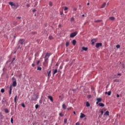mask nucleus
<instances>
[{
	"label": "nucleus",
	"instance_id": "1",
	"mask_svg": "<svg viewBox=\"0 0 125 125\" xmlns=\"http://www.w3.org/2000/svg\"><path fill=\"white\" fill-rule=\"evenodd\" d=\"M51 55V53H47L44 57V62L45 63H48V58H49V56Z\"/></svg>",
	"mask_w": 125,
	"mask_h": 125
},
{
	"label": "nucleus",
	"instance_id": "2",
	"mask_svg": "<svg viewBox=\"0 0 125 125\" xmlns=\"http://www.w3.org/2000/svg\"><path fill=\"white\" fill-rule=\"evenodd\" d=\"M9 4L13 7V8H17L19 6L18 3H13V2H9Z\"/></svg>",
	"mask_w": 125,
	"mask_h": 125
},
{
	"label": "nucleus",
	"instance_id": "3",
	"mask_svg": "<svg viewBox=\"0 0 125 125\" xmlns=\"http://www.w3.org/2000/svg\"><path fill=\"white\" fill-rule=\"evenodd\" d=\"M19 44H21V45L25 44V40L24 39H20L19 41Z\"/></svg>",
	"mask_w": 125,
	"mask_h": 125
},
{
	"label": "nucleus",
	"instance_id": "4",
	"mask_svg": "<svg viewBox=\"0 0 125 125\" xmlns=\"http://www.w3.org/2000/svg\"><path fill=\"white\" fill-rule=\"evenodd\" d=\"M77 33L75 32L73 33H72L70 35V38H74V37H76L77 36Z\"/></svg>",
	"mask_w": 125,
	"mask_h": 125
},
{
	"label": "nucleus",
	"instance_id": "5",
	"mask_svg": "<svg viewBox=\"0 0 125 125\" xmlns=\"http://www.w3.org/2000/svg\"><path fill=\"white\" fill-rule=\"evenodd\" d=\"M100 46H102V43H97L96 44V47L97 48H99Z\"/></svg>",
	"mask_w": 125,
	"mask_h": 125
},
{
	"label": "nucleus",
	"instance_id": "6",
	"mask_svg": "<svg viewBox=\"0 0 125 125\" xmlns=\"http://www.w3.org/2000/svg\"><path fill=\"white\" fill-rule=\"evenodd\" d=\"M92 43L91 44H92V45H93V44H94V43H95V42H97V40L95 39H93L91 41Z\"/></svg>",
	"mask_w": 125,
	"mask_h": 125
},
{
	"label": "nucleus",
	"instance_id": "7",
	"mask_svg": "<svg viewBox=\"0 0 125 125\" xmlns=\"http://www.w3.org/2000/svg\"><path fill=\"white\" fill-rule=\"evenodd\" d=\"M97 102L96 103V104H98L99 102H101L102 101V99H101V98H98L97 99Z\"/></svg>",
	"mask_w": 125,
	"mask_h": 125
},
{
	"label": "nucleus",
	"instance_id": "8",
	"mask_svg": "<svg viewBox=\"0 0 125 125\" xmlns=\"http://www.w3.org/2000/svg\"><path fill=\"white\" fill-rule=\"evenodd\" d=\"M12 85L14 87H15V86H16L17 85V82H16V81H13Z\"/></svg>",
	"mask_w": 125,
	"mask_h": 125
},
{
	"label": "nucleus",
	"instance_id": "9",
	"mask_svg": "<svg viewBox=\"0 0 125 125\" xmlns=\"http://www.w3.org/2000/svg\"><path fill=\"white\" fill-rule=\"evenodd\" d=\"M48 98L50 100L51 102H53V98H52V96H48Z\"/></svg>",
	"mask_w": 125,
	"mask_h": 125
},
{
	"label": "nucleus",
	"instance_id": "10",
	"mask_svg": "<svg viewBox=\"0 0 125 125\" xmlns=\"http://www.w3.org/2000/svg\"><path fill=\"white\" fill-rule=\"evenodd\" d=\"M84 117H85V115L83 114V113H81L80 115V118L83 119V118H84Z\"/></svg>",
	"mask_w": 125,
	"mask_h": 125
},
{
	"label": "nucleus",
	"instance_id": "11",
	"mask_svg": "<svg viewBox=\"0 0 125 125\" xmlns=\"http://www.w3.org/2000/svg\"><path fill=\"white\" fill-rule=\"evenodd\" d=\"M105 94H107L108 96H110V95H111V94L112 93V92L111 91H109L108 93L107 92H105Z\"/></svg>",
	"mask_w": 125,
	"mask_h": 125
},
{
	"label": "nucleus",
	"instance_id": "12",
	"mask_svg": "<svg viewBox=\"0 0 125 125\" xmlns=\"http://www.w3.org/2000/svg\"><path fill=\"white\" fill-rule=\"evenodd\" d=\"M58 72V70H57V68H56L55 70L53 72V75H55L57 72Z\"/></svg>",
	"mask_w": 125,
	"mask_h": 125
},
{
	"label": "nucleus",
	"instance_id": "13",
	"mask_svg": "<svg viewBox=\"0 0 125 125\" xmlns=\"http://www.w3.org/2000/svg\"><path fill=\"white\" fill-rule=\"evenodd\" d=\"M62 107V109H64V110H66V109H67V106L65 104H63Z\"/></svg>",
	"mask_w": 125,
	"mask_h": 125
},
{
	"label": "nucleus",
	"instance_id": "14",
	"mask_svg": "<svg viewBox=\"0 0 125 125\" xmlns=\"http://www.w3.org/2000/svg\"><path fill=\"white\" fill-rule=\"evenodd\" d=\"M76 43H77V41H76V40H73L72 41V44L73 45H76Z\"/></svg>",
	"mask_w": 125,
	"mask_h": 125
},
{
	"label": "nucleus",
	"instance_id": "15",
	"mask_svg": "<svg viewBox=\"0 0 125 125\" xmlns=\"http://www.w3.org/2000/svg\"><path fill=\"white\" fill-rule=\"evenodd\" d=\"M83 50H84V51H87L88 48L85 47H82Z\"/></svg>",
	"mask_w": 125,
	"mask_h": 125
},
{
	"label": "nucleus",
	"instance_id": "16",
	"mask_svg": "<svg viewBox=\"0 0 125 125\" xmlns=\"http://www.w3.org/2000/svg\"><path fill=\"white\" fill-rule=\"evenodd\" d=\"M95 23H99L100 22H102V20H96L94 21Z\"/></svg>",
	"mask_w": 125,
	"mask_h": 125
},
{
	"label": "nucleus",
	"instance_id": "17",
	"mask_svg": "<svg viewBox=\"0 0 125 125\" xmlns=\"http://www.w3.org/2000/svg\"><path fill=\"white\" fill-rule=\"evenodd\" d=\"M114 20H115V17H109V20H111V21H114Z\"/></svg>",
	"mask_w": 125,
	"mask_h": 125
},
{
	"label": "nucleus",
	"instance_id": "18",
	"mask_svg": "<svg viewBox=\"0 0 125 125\" xmlns=\"http://www.w3.org/2000/svg\"><path fill=\"white\" fill-rule=\"evenodd\" d=\"M104 116H109V111H106L104 114Z\"/></svg>",
	"mask_w": 125,
	"mask_h": 125
},
{
	"label": "nucleus",
	"instance_id": "19",
	"mask_svg": "<svg viewBox=\"0 0 125 125\" xmlns=\"http://www.w3.org/2000/svg\"><path fill=\"white\" fill-rule=\"evenodd\" d=\"M86 107H89V106H90V104H89V103L88 102H87L86 103Z\"/></svg>",
	"mask_w": 125,
	"mask_h": 125
},
{
	"label": "nucleus",
	"instance_id": "20",
	"mask_svg": "<svg viewBox=\"0 0 125 125\" xmlns=\"http://www.w3.org/2000/svg\"><path fill=\"white\" fill-rule=\"evenodd\" d=\"M106 6V3H104L103 4V5L101 6V8H104Z\"/></svg>",
	"mask_w": 125,
	"mask_h": 125
},
{
	"label": "nucleus",
	"instance_id": "21",
	"mask_svg": "<svg viewBox=\"0 0 125 125\" xmlns=\"http://www.w3.org/2000/svg\"><path fill=\"white\" fill-rule=\"evenodd\" d=\"M48 64V63H46L44 62L43 65V66H44V67H47Z\"/></svg>",
	"mask_w": 125,
	"mask_h": 125
},
{
	"label": "nucleus",
	"instance_id": "22",
	"mask_svg": "<svg viewBox=\"0 0 125 125\" xmlns=\"http://www.w3.org/2000/svg\"><path fill=\"white\" fill-rule=\"evenodd\" d=\"M99 106H100L101 107H104V104L99 103Z\"/></svg>",
	"mask_w": 125,
	"mask_h": 125
},
{
	"label": "nucleus",
	"instance_id": "23",
	"mask_svg": "<svg viewBox=\"0 0 125 125\" xmlns=\"http://www.w3.org/2000/svg\"><path fill=\"white\" fill-rule=\"evenodd\" d=\"M69 44H70V42H66V43H65V45H66V47H67V46H69Z\"/></svg>",
	"mask_w": 125,
	"mask_h": 125
},
{
	"label": "nucleus",
	"instance_id": "24",
	"mask_svg": "<svg viewBox=\"0 0 125 125\" xmlns=\"http://www.w3.org/2000/svg\"><path fill=\"white\" fill-rule=\"evenodd\" d=\"M47 74H48V77L49 78V77H50V74H51V70H50L49 72H47Z\"/></svg>",
	"mask_w": 125,
	"mask_h": 125
},
{
	"label": "nucleus",
	"instance_id": "25",
	"mask_svg": "<svg viewBox=\"0 0 125 125\" xmlns=\"http://www.w3.org/2000/svg\"><path fill=\"white\" fill-rule=\"evenodd\" d=\"M37 70L38 71H42V67H40V66H38L37 67Z\"/></svg>",
	"mask_w": 125,
	"mask_h": 125
},
{
	"label": "nucleus",
	"instance_id": "26",
	"mask_svg": "<svg viewBox=\"0 0 125 125\" xmlns=\"http://www.w3.org/2000/svg\"><path fill=\"white\" fill-rule=\"evenodd\" d=\"M17 100V95H16V96L15 97V98H14V102H15V103H16Z\"/></svg>",
	"mask_w": 125,
	"mask_h": 125
},
{
	"label": "nucleus",
	"instance_id": "27",
	"mask_svg": "<svg viewBox=\"0 0 125 125\" xmlns=\"http://www.w3.org/2000/svg\"><path fill=\"white\" fill-rule=\"evenodd\" d=\"M12 88L11 87H10V90H9V94H11V92H12Z\"/></svg>",
	"mask_w": 125,
	"mask_h": 125
},
{
	"label": "nucleus",
	"instance_id": "28",
	"mask_svg": "<svg viewBox=\"0 0 125 125\" xmlns=\"http://www.w3.org/2000/svg\"><path fill=\"white\" fill-rule=\"evenodd\" d=\"M114 78H115L116 79H118L120 78V76H118V75H114Z\"/></svg>",
	"mask_w": 125,
	"mask_h": 125
},
{
	"label": "nucleus",
	"instance_id": "29",
	"mask_svg": "<svg viewBox=\"0 0 125 125\" xmlns=\"http://www.w3.org/2000/svg\"><path fill=\"white\" fill-rule=\"evenodd\" d=\"M49 40H53V37L52 36H49Z\"/></svg>",
	"mask_w": 125,
	"mask_h": 125
},
{
	"label": "nucleus",
	"instance_id": "30",
	"mask_svg": "<svg viewBox=\"0 0 125 125\" xmlns=\"http://www.w3.org/2000/svg\"><path fill=\"white\" fill-rule=\"evenodd\" d=\"M49 4L50 6H52V5H53L52 2L50 1L49 3Z\"/></svg>",
	"mask_w": 125,
	"mask_h": 125
},
{
	"label": "nucleus",
	"instance_id": "31",
	"mask_svg": "<svg viewBox=\"0 0 125 125\" xmlns=\"http://www.w3.org/2000/svg\"><path fill=\"white\" fill-rule=\"evenodd\" d=\"M113 82H114V83H118L119 82V80L115 79L113 81Z\"/></svg>",
	"mask_w": 125,
	"mask_h": 125
},
{
	"label": "nucleus",
	"instance_id": "32",
	"mask_svg": "<svg viewBox=\"0 0 125 125\" xmlns=\"http://www.w3.org/2000/svg\"><path fill=\"white\" fill-rule=\"evenodd\" d=\"M0 91L1 92H2V93H3V92H4V89L3 88L1 89Z\"/></svg>",
	"mask_w": 125,
	"mask_h": 125
},
{
	"label": "nucleus",
	"instance_id": "33",
	"mask_svg": "<svg viewBox=\"0 0 125 125\" xmlns=\"http://www.w3.org/2000/svg\"><path fill=\"white\" fill-rule=\"evenodd\" d=\"M116 47H117V48H120V47H121V45H120V44L117 45Z\"/></svg>",
	"mask_w": 125,
	"mask_h": 125
},
{
	"label": "nucleus",
	"instance_id": "34",
	"mask_svg": "<svg viewBox=\"0 0 125 125\" xmlns=\"http://www.w3.org/2000/svg\"><path fill=\"white\" fill-rule=\"evenodd\" d=\"M64 11H66V10H68V7H64Z\"/></svg>",
	"mask_w": 125,
	"mask_h": 125
},
{
	"label": "nucleus",
	"instance_id": "35",
	"mask_svg": "<svg viewBox=\"0 0 125 125\" xmlns=\"http://www.w3.org/2000/svg\"><path fill=\"white\" fill-rule=\"evenodd\" d=\"M12 81H13V82H15V81H16V79H15V78L13 77L12 79Z\"/></svg>",
	"mask_w": 125,
	"mask_h": 125
},
{
	"label": "nucleus",
	"instance_id": "36",
	"mask_svg": "<svg viewBox=\"0 0 125 125\" xmlns=\"http://www.w3.org/2000/svg\"><path fill=\"white\" fill-rule=\"evenodd\" d=\"M74 20H75V19L73 17L71 18V22H73V21H74Z\"/></svg>",
	"mask_w": 125,
	"mask_h": 125
},
{
	"label": "nucleus",
	"instance_id": "37",
	"mask_svg": "<svg viewBox=\"0 0 125 125\" xmlns=\"http://www.w3.org/2000/svg\"><path fill=\"white\" fill-rule=\"evenodd\" d=\"M39 104H36V105H35V108H36V109H38V108H39Z\"/></svg>",
	"mask_w": 125,
	"mask_h": 125
},
{
	"label": "nucleus",
	"instance_id": "38",
	"mask_svg": "<svg viewBox=\"0 0 125 125\" xmlns=\"http://www.w3.org/2000/svg\"><path fill=\"white\" fill-rule=\"evenodd\" d=\"M21 106L22 107H23V108H25V104L24 103L21 104Z\"/></svg>",
	"mask_w": 125,
	"mask_h": 125
},
{
	"label": "nucleus",
	"instance_id": "39",
	"mask_svg": "<svg viewBox=\"0 0 125 125\" xmlns=\"http://www.w3.org/2000/svg\"><path fill=\"white\" fill-rule=\"evenodd\" d=\"M4 112L5 113H9V111H8V110H5Z\"/></svg>",
	"mask_w": 125,
	"mask_h": 125
},
{
	"label": "nucleus",
	"instance_id": "40",
	"mask_svg": "<svg viewBox=\"0 0 125 125\" xmlns=\"http://www.w3.org/2000/svg\"><path fill=\"white\" fill-rule=\"evenodd\" d=\"M67 119H64V124H66L67 123Z\"/></svg>",
	"mask_w": 125,
	"mask_h": 125
},
{
	"label": "nucleus",
	"instance_id": "41",
	"mask_svg": "<svg viewBox=\"0 0 125 125\" xmlns=\"http://www.w3.org/2000/svg\"><path fill=\"white\" fill-rule=\"evenodd\" d=\"M87 98L89 99L91 98V96L90 95H89L87 96Z\"/></svg>",
	"mask_w": 125,
	"mask_h": 125
},
{
	"label": "nucleus",
	"instance_id": "42",
	"mask_svg": "<svg viewBox=\"0 0 125 125\" xmlns=\"http://www.w3.org/2000/svg\"><path fill=\"white\" fill-rule=\"evenodd\" d=\"M117 76H118V77H119H119H121V76H122V74L121 73H118V74H117Z\"/></svg>",
	"mask_w": 125,
	"mask_h": 125
},
{
	"label": "nucleus",
	"instance_id": "43",
	"mask_svg": "<svg viewBox=\"0 0 125 125\" xmlns=\"http://www.w3.org/2000/svg\"><path fill=\"white\" fill-rule=\"evenodd\" d=\"M11 122L12 124H13V118H12L11 119Z\"/></svg>",
	"mask_w": 125,
	"mask_h": 125
},
{
	"label": "nucleus",
	"instance_id": "44",
	"mask_svg": "<svg viewBox=\"0 0 125 125\" xmlns=\"http://www.w3.org/2000/svg\"><path fill=\"white\" fill-rule=\"evenodd\" d=\"M104 113V111H103V110H101V115H103Z\"/></svg>",
	"mask_w": 125,
	"mask_h": 125
},
{
	"label": "nucleus",
	"instance_id": "45",
	"mask_svg": "<svg viewBox=\"0 0 125 125\" xmlns=\"http://www.w3.org/2000/svg\"><path fill=\"white\" fill-rule=\"evenodd\" d=\"M60 116H61V117H63L64 115L62 113H60Z\"/></svg>",
	"mask_w": 125,
	"mask_h": 125
},
{
	"label": "nucleus",
	"instance_id": "46",
	"mask_svg": "<svg viewBox=\"0 0 125 125\" xmlns=\"http://www.w3.org/2000/svg\"><path fill=\"white\" fill-rule=\"evenodd\" d=\"M26 6H27V7H30V4H26Z\"/></svg>",
	"mask_w": 125,
	"mask_h": 125
},
{
	"label": "nucleus",
	"instance_id": "47",
	"mask_svg": "<svg viewBox=\"0 0 125 125\" xmlns=\"http://www.w3.org/2000/svg\"><path fill=\"white\" fill-rule=\"evenodd\" d=\"M17 19H21V17H17Z\"/></svg>",
	"mask_w": 125,
	"mask_h": 125
},
{
	"label": "nucleus",
	"instance_id": "48",
	"mask_svg": "<svg viewBox=\"0 0 125 125\" xmlns=\"http://www.w3.org/2000/svg\"><path fill=\"white\" fill-rule=\"evenodd\" d=\"M31 34H32V35H35V34H36V32H31Z\"/></svg>",
	"mask_w": 125,
	"mask_h": 125
},
{
	"label": "nucleus",
	"instance_id": "49",
	"mask_svg": "<svg viewBox=\"0 0 125 125\" xmlns=\"http://www.w3.org/2000/svg\"><path fill=\"white\" fill-rule=\"evenodd\" d=\"M32 11H33V12H36V10L35 9H34Z\"/></svg>",
	"mask_w": 125,
	"mask_h": 125
},
{
	"label": "nucleus",
	"instance_id": "50",
	"mask_svg": "<svg viewBox=\"0 0 125 125\" xmlns=\"http://www.w3.org/2000/svg\"><path fill=\"white\" fill-rule=\"evenodd\" d=\"M122 68H125V65L124 64H122Z\"/></svg>",
	"mask_w": 125,
	"mask_h": 125
},
{
	"label": "nucleus",
	"instance_id": "51",
	"mask_svg": "<svg viewBox=\"0 0 125 125\" xmlns=\"http://www.w3.org/2000/svg\"><path fill=\"white\" fill-rule=\"evenodd\" d=\"M116 96H117V97H120V95L119 94H117Z\"/></svg>",
	"mask_w": 125,
	"mask_h": 125
},
{
	"label": "nucleus",
	"instance_id": "52",
	"mask_svg": "<svg viewBox=\"0 0 125 125\" xmlns=\"http://www.w3.org/2000/svg\"><path fill=\"white\" fill-rule=\"evenodd\" d=\"M32 67H35V64L33 63V64H32Z\"/></svg>",
	"mask_w": 125,
	"mask_h": 125
},
{
	"label": "nucleus",
	"instance_id": "53",
	"mask_svg": "<svg viewBox=\"0 0 125 125\" xmlns=\"http://www.w3.org/2000/svg\"><path fill=\"white\" fill-rule=\"evenodd\" d=\"M62 14H63V12H61L60 15H62Z\"/></svg>",
	"mask_w": 125,
	"mask_h": 125
},
{
	"label": "nucleus",
	"instance_id": "54",
	"mask_svg": "<svg viewBox=\"0 0 125 125\" xmlns=\"http://www.w3.org/2000/svg\"><path fill=\"white\" fill-rule=\"evenodd\" d=\"M14 60H15V58H13L12 62L14 61Z\"/></svg>",
	"mask_w": 125,
	"mask_h": 125
},
{
	"label": "nucleus",
	"instance_id": "55",
	"mask_svg": "<svg viewBox=\"0 0 125 125\" xmlns=\"http://www.w3.org/2000/svg\"><path fill=\"white\" fill-rule=\"evenodd\" d=\"M76 125H80V123H77L76 124Z\"/></svg>",
	"mask_w": 125,
	"mask_h": 125
},
{
	"label": "nucleus",
	"instance_id": "56",
	"mask_svg": "<svg viewBox=\"0 0 125 125\" xmlns=\"http://www.w3.org/2000/svg\"><path fill=\"white\" fill-rule=\"evenodd\" d=\"M56 66H59L58 63H56Z\"/></svg>",
	"mask_w": 125,
	"mask_h": 125
},
{
	"label": "nucleus",
	"instance_id": "57",
	"mask_svg": "<svg viewBox=\"0 0 125 125\" xmlns=\"http://www.w3.org/2000/svg\"><path fill=\"white\" fill-rule=\"evenodd\" d=\"M74 10H75V11H76L77 8H74Z\"/></svg>",
	"mask_w": 125,
	"mask_h": 125
},
{
	"label": "nucleus",
	"instance_id": "58",
	"mask_svg": "<svg viewBox=\"0 0 125 125\" xmlns=\"http://www.w3.org/2000/svg\"><path fill=\"white\" fill-rule=\"evenodd\" d=\"M19 48H20V45L18 46V49H19Z\"/></svg>",
	"mask_w": 125,
	"mask_h": 125
},
{
	"label": "nucleus",
	"instance_id": "59",
	"mask_svg": "<svg viewBox=\"0 0 125 125\" xmlns=\"http://www.w3.org/2000/svg\"><path fill=\"white\" fill-rule=\"evenodd\" d=\"M60 69H62V66H60Z\"/></svg>",
	"mask_w": 125,
	"mask_h": 125
},
{
	"label": "nucleus",
	"instance_id": "60",
	"mask_svg": "<svg viewBox=\"0 0 125 125\" xmlns=\"http://www.w3.org/2000/svg\"><path fill=\"white\" fill-rule=\"evenodd\" d=\"M73 113H74L75 115H76V112L74 111V112H73Z\"/></svg>",
	"mask_w": 125,
	"mask_h": 125
},
{
	"label": "nucleus",
	"instance_id": "61",
	"mask_svg": "<svg viewBox=\"0 0 125 125\" xmlns=\"http://www.w3.org/2000/svg\"><path fill=\"white\" fill-rule=\"evenodd\" d=\"M87 5H89V3H87Z\"/></svg>",
	"mask_w": 125,
	"mask_h": 125
},
{
	"label": "nucleus",
	"instance_id": "62",
	"mask_svg": "<svg viewBox=\"0 0 125 125\" xmlns=\"http://www.w3.org/2000/svg\"><path fill=\"white\" fill-rule=\"evenodd\" d=\"M83 17H84V15H82Z\"/></svg>",
	"mask_w": 125,
	"mask_h": 125
},
{
	"label": "nucleus",
	"instance_id": "63",
	"mask_svg": "<svg viewBox=\"0 0 125 125\" xmlns=\"http://www.w3.org/2000/svg\"><path fill=\"white\" fill-rule=\"evenodd\" d=\"M40 63V61H38L37 63L39 64Z\"/></svg>",
	"mask_w": 125,
	"mask_h": 125
},
{
	"label": "nucleus",
	"instance_id": "64",
	"mask_svg": "<svg viewBox=\"0 0 125 125\" xmlns=\"http://www.w3.org/2000/svg\"><path fill=\"white\" fill-rule=\"evenodd\" d=\"M15 53H16V51H15V52H14V54H15Z\"/></svg>",
	"mask_w": 125,
	"mask_h": 125
}]
</instances>
